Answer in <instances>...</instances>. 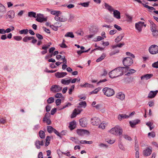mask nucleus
Here are the masks:
<instances>
[{"label":"nucleus","instance_id":"obj_1","mask_svg":"<svg viewBox=\"0 0 158 158\" xmlns=\"http://www.w3.org/2000/svg\"><path fill=\"white\" fill-rule=\"evenodd\" d=\"M124 67L117 68L109 72V75L110 77L114 78L122 76L123 74Z\"/></svg>","mask_w":158,"mask_h":158},{"label":"nucleus","instance_id":"obj_2","mask_svg":"<svg viewBox=\"0 0 158 158\" xmlns=\"http://www.w3.org/2000/svg\"><path fill=\"white\" fill-rule=\"evenodd\" d=\"M111 134L116 136H120L122 134L123 130L122 128L118 125L112 128L109 131Z\"/></svg>","mask_w":158,"mask_h":158},{"label":"nucleus","instance_id":"obj_3","mask_svg":"<svg viewBox=\"0 0 158 158\" xmlns=\"http://www.w3.org/2000/svg\"><path fill=\"white\" fill-rule=\"evenodd\" d=\"M133 60L130 57H126L123 60V63L125 66L124 69H127V70L129 68V67L133 64Z\"/></svg>","mask_w":158,"mask_h":158},{"label":"nucleus","instance_id":"obj_4","mask_svg":"<svg viewBox=\"0 0 158 158\" xmlns=\"http://www.w3.org/2000/svg\"><path fill=\"white\" fill-rule=\"evenodd\" d=\"M102 92L107 97H110L113 95L114 94V90L108 87L104 88L102 89Z\"/></svg>","mask_w":158,"mask_h":158},{"label":"nucleus","instance_id":"obj_5","mask_svg":"<svg viewBox=\"0 0 158 158\" xmlns=\"http://www.w3.org/2000/svg\"><path fill=\"white\" fill-rule=\"evenodd\" d=\"M148 51L152 54H157L158 53V46L155 44L152 45L149 47Z\"/></svg>","mask_w":158,"mask_h":158},{"label":"nucleus","instance_id":"obj_6","mask_svg":"<svg viewBox=\"0 0 158 158\" xmlns=\"http://www.w3.org/2000/svg\"><path fill=\"white\" fill-rule=\"evenodd\" d=\"M144 23L143 22H139L138 23H136L135 24V27L137 30L139 32L141 31L142 28L144 25L145 27H146V24H144Z\"/></svg>","mask_w":158,"mask_h":158},{"label":"nucleus","instance_id":"obj_7","mask_svg":"<svg viewBox=\"0 0 158 158\" xmlns=\"http://www.w3.org/2000/svg\"><path fill=\"white\" fill-rule=\"evenodd\" d=\"M91 123L93 125L98 126L101 123V121L98 118L94 117L91 119Z\"/></svg>","mask_w":158,"mask_h":158},{"label":"nucleus","instance_id":"obj_8","mask_svg":"<svg viewBox=\"0 0 158 158\" xmlns=\"http://www.w3.org/2000/svg\"><path fill=\"white\" fill-rule=\"evenodd\" d=\"M15 13L14 11L11 10L7 12V14L5 15L6 18V19H12L15 17Z\"/></svg>","mask_w":158,"mask_h":158},{"label":"nucleus","instance_id":"obj_9","mask_svg":"<svg viewBox=\"0 0 158 158\" xmlns=\"http://www.w3.org/2000/svg\"><path fill=\"white\" fill-rule=\"evenodd\" d=\"M82 111V110L81 109L79 108L75 109L71 115V118H73L75 117L77 115L80 114Z\"/></svg>","mask_w":158,"mask_h":158},{"label":"nucleus","instance_id":"obj_10","mask_svg":"<svg viewBox=\"0 0 158 158\" xmlns=\"http://www.w3.org/2000/svg\"><path fill=\"white\" fill-rule=\"evenodd\" d=\"M62 87L58 85H52L51 88V90L54 92H58L61 90Z\"/></svg>","mask_w":158,"mask_h":158},{"label":"nucleus","instance_id":"obj_11","mask_svg":"<svg viewBox=\"0 0 158 158\" xmlns=\"http://www.w3.org/2000/svg\"><path fill=\"white\" fill-rule=\"evenodd\" d=\"M79 123L80 126L83 127H86L87 124L86 119L85 118H81L79 120Z\"/></svg>","mask_w":158,"mask_h":158},{"label":"nucleus","instance_id":"obj_12","mask_svg":"<svg viewBox=\"0 0 158 158\" xmlns=\"http://www.w3.org/2000/svg\"><path fill=\"white\" fill-rule=\"evenodd\" d=\"M77 132L78 135L81 136H83L89 133V132L87 131L82 129H77Z\"/></svg>","mask_w":158,"mask_h":158},{"label":"nucleus","instance_id":"obj_13","mask_svg":"<svg viewBox=\"0 0 158 158\" xmlns=\"http://www.w3.org/2000/svg\"><path fill=\"white\" fill-rule=\"evenodd\" d=\"M152 152V148L149 147L147 148L143 151V155L145 156H148L150 155Z\"/></svg>","mask_w":158,"mask_h":158},{"label":"nucleus","instance_id":"obj_14","mask_svg":"<svg viewBox=\"0 0 158 158\" xmlns=\"http://www.w3.org/2000/svg\"><path fill=\"white\" fill-rule=\"evenodd\" d=\"M35 145L37 149H40V146H42L44 145L43 140L40 141L39 140H37L35 143Z\"/></svg>","mask_w":158,"mask_h":158},{"label":"nucleus","instance_id":"obj_15","mask_svg":"<svg viewBox=\"0 0 158 158\" xmlns=\"http://www.w3.org/2000/svg\"><path fill=\"white\" fill-rule=\"evenodd\" d=\"M42 15L40 14H37L36 16V20L38 22H42L44 21H46V19L45 18H42L41 17Z\"/></svg>","mask_w":158,"mask_h":158},{"label":"nucleus","instance_id":"obj_16","mask_svg":"<svg viewBox=\"0 0 158 158\" xmlns=\"http://www.w3.org/2000/svg\"><path fill=\"white\" fill-rule=\"evenodd\" d=\"M66 72H57L55 73V76L58 78H62L67 75Z\"/></svg>","mask_w":158,"mask_h":158},{"label":"nucleus","instance_id":"obj_17","mask_svg":"<svg viewBox=\"0 0 158 158\" xmlns=\"http://www.w3.org/2000/svg\"><path fill=\"white\" fill-rule=\"evenodd\" d=\"M158 92V91L157 90L154 91H150L148 94V98H154L156 96Z\"/></svg>","mask_w":158,"mask_h":158},{"label":"nucleus","instance_id":"obj_18","mask_svg":"<svg viewBox=\"0 0 158 158\" xmlns=\"http://www.w3.org/2000/svg\"><path fill=\"white\" fill-rule=\"evenodd\" d=\"M140 122V120L138 119H136L134 120L130 121L129 123L131 126L132 127H134L135 125L138 124Z\"/></svg>","mask_w":158,"mask_h":158},{"label":"nucleus","instance_id":"obj_19","mask_svg":"<svg viewBox=\"0 0 158 158\" xmlns=\"http://www.w3.org/2000/svg\"><path fill=\"white\" fill-rule=\"evenodd\" d=\"M116 98L120 99L121 101H123L124 99L125 95L122 92H119L116 95Z\"/></svg>","mask_w":158,"mask_h":158},{"label":"nucleus","instance_id":"obj_20","mask_svg":"<svg viewBox=\"0 0 158 158\" xmlns=\"http://www.w3.org/2000/svg\"><path fill=\"white\" fill-rule=\"evenodd\" d=\"M114 16L118 19L120 18V13L119 11L117 10H114L113 11Z\"/></svg>","mask_w":158,"mask_h":158},{"label":"nucleus","instance_id":"obj_21","mask_svg":"<svg viewBox=\"0 0 158 158\" xmlns=\"http://www.w3.org/2000/svg\"><path fill=\"white\" fill-rule=\"evenodd\" d=\"M77 123L75 120H73V121L70 122V130L71 131L73 130L76 127Z\"/></svg>","mask_w":158,"mask_h":158},{"label":"nucleus","instance_id":"obj_22","mask_svg":"<svg viewBox=\"0 0 158 158\" xmlns=\"http://www.w3.org/2000/svg\"><path fill=\"white\" fill-rule=\"evenodd\" d=\"M104 6L105 8L110 13H112L114 10L112 6L109 5L108 4L106 3H104Z\"/></svg>","mask_w":158,"mask_h":158},{"label":"nucleus","instance_id":"obj_23","mask_svg":"<svg viewBox=\"0 0 158 158\" xmlns=\"http://www.w3.org/2000/svg\"><path fill=\"white\" fill-rule=\"evenodd\" d=\"M129 117V116L126 114H119L118 116V118L119 120H121L125 118H127Z\"/></svg>","mask_w":158,"mask_h":158},{"label":"nucleus","instance_id":"obj_24","mask_svg":"<svg viewBox=\"0 0 158 158\" xmlns=\"http://www.w3.org/2000/svg\"><path fill=\"white\" fill-rule=\"evenodd\" d=\"M152 74H147L142 76L141 78V80L145 79L146 80H147L152 77Z\"/></svg>","mask_w":158,"mask_h":158},{"label":"nucleus","instance_id":"obj_25","mask_svg":"<svg viewBox=\"0 0 158 158\" xmlns=\"http://www.w3.org/2000/svg\"><path fill=\"white\" fill-rule=\"evenodd\" d=\"M124 36L123 33L120 34L119 36H118L115 39V42L116 43H118L120 42L123 39Z\"/></svg>","mask_w":158,"mask_h":158},{"label":"nucleus","instance_id":"obj_26","mask_svg":"<svg viewBox=\"0 0 158 158\" xmlns=\"http://www.w3.org/2000/svg\"><path fill=\"white\" fill-rule=\"evenodd\" d=\"M34 37L33 36H26L23 39V41L24 42H27L28 40H31L32 39H34Z\"/></svg>","mask_w":158,"mask_h":158},{"label":"nucleus","instance_id":"obj_27","mask_svg":"<svg viewBox=\"0 0 158 158\" xmlns=\"http://www.w3.org/2000/svg\"><path fill=\"white\" fill-rule=\"evenodd\" d=\"M6 10L5 7L0 3V13H4L6 12Z\"/></svg>","mask_w":158,"mask_h":158},{"label":"nucleus","instance_id":"obj_28","mask_svg":"<svg viewBox=\"0 0 158 158\" xmlns=\"http://www.w3.org/2000/svg\"><path fill=\"white\" fill-rule=\"evenodd\" d=\"M40 137L41 139H44L45 137V132L43 131H40L39 133Z\"/></svg>","mask_w":158,"mask_h":158},{"label":"nucleus","instance_id":"obj_29","mask_svg":"<svg viewBox=\"0 0 158 158\" xmlns=\"http://www.w3.org/2000/svg\"><path fill=\"white\" fill-rule=\"evenodd\" d=\"M28 16L29 17H36V14L35 12L31 11L28 13Z\"/></svg>","mask_w":158,"mask_h":158},{"label":"nucleus","instance_id":"obj_30","mask_svg":"<svg viewBox=\"0 0 158 158\" xmlns=\"http://www.w3.org/2000/svg\"><path fill=\"white\" fill-rule=\"evenodd\" d=\"M61 83L62 84L67 85L69 84V80H67L66 79H63L61 80Z\"/></svg>","mask_w":158,"mask_h":158},{"label":"nucleus","instance_id":"obj_31","mask_svg":"<svg viewBox=\"0 0 158 158\" xmlns=\"http://www.w3.org/2000/svg\"><path fill=\"white\" fill-rule=\"evenodd\" d=\"M47 129L48 132L49 133H52L53 132L55 129L53 128L51 126H48L47 127Z\"/></svg>","mask_w":158,"mask_h":158},{"label":"nucleus","instance_id":"obj_32","mask_svg":"<svg viewBox=\"0 0 158 158\" xmlns=\"http://www.w3.org/2000/svg\"><path fill=\"white\" fill-rule=\"evenodd\" d=\"M136 71L134 69H131L129 70V72L127 73L126 74L127 76H129L130 75L135 73Z\"/></svg>","mask_w":158,"mask_h":158},{"label":"nucleus","instance_id":"obj_33","mask_svg":"<svg viewBox=\"0 0 158 158\" xmlns=\"http://www.w3.org/2000/svg\"><path fill=\"white\" fill-rule=\"evenodd\" d=\"M80 86L82 87H92L93 86V85H90L87 83L84 85H81Z\"/></svg>","mask_w":158,"mask_h":158},{"label":"nucleus","instance_id":"obj_34","mask_svg":"<svg viewBox=\"0 0 158 158\" xmlns=\"http://www.w3.org/2000/svg\"><path fill=\"white\" fill-rule=\"evenodd\" d=\"M106 126V124L104 122L101 123L99 126V128L102 129H104Z\"/></svg>","mask_w":158,"mask_h":158},{"label":"nucleus","instance_id":"obj_35","mask_svg":"<svg viewBox=\"0 0 158 158\" xmlns=\"http://www.w3.org/2000/svg\"><path fill=\"white\" fill-rule=\"evenodd\" d=\"M106 56V55L104 54H103L101 56L98 58L96 60L97 62H99L103 60Z\"/></svg>","mask_w":158,"mask_h":158},{"label":"nucleus","instance_id":"obj_36","mask_svg":"<svg viewBox=\"0 0 158 158\" xmlns=\"http://www.w3.org/2000/svg\"><path fill=\"white\" fill-rule=\"evenodd\" d=\"M28 32V30L27 29H26L20 31H19V33L21 34H27Z\"/></svg>","mask_w":158,"mask_h":158},{"label":"nucleus","instance_id":"obj_37","mask_svg":"<svg viewBox=\"0 0 158 158\" xmlns=\"http://www.w3.org/2000/svg\"><path fill=\"white\" fill-rule=\"evenodd\" d=\"M101 89V87H98V88H97L95 89L94 90V91L90 92V94H96Z\"/></svg>","mask_w":158,"mask_h":158},{"label":"nucleus","instance_id":"obj_38","mask_svg":"<svg viewBox=\"0 0 158 158\" xmlns=\"http://www.w3.org/2000/svg\"><path fill=\"white\" fill-rule=\"evenodd\" d=\"M79 105L81 106V107H83L85 108L86 106V103L85 101H82L79 103Z\"/></svg>","mask_w":158,"mask_h":158},{"label":"nucleus","instance_id":"obj_39","mask_svg":"<svg viewBox=\"0 0 158 158\" xmlns=\"http://www.w3.org/2000/svg\"><path fill=\"white\" fill-rule=\"evenodd\" d=\"M155 134L153 132H149L148 134V136L149 138H150L151 137L154 138L155 137Z\"/></svg>","mask_w":158,"mask_h":158},{"label":"nucleus","instance_id":"obj_40","mask_svg":"<svg viewBox=\"0 0 158 158\" xmlns=\"http://www.w3.org/2000/svg\"><path fill=\"white\" fill-rule=\"evenodd\" d=\"M50 137L49 136H47L46 137V143H45V146H47L50 143Z\"/></svg>","mask_w":158,"mask_h":158},{"label":"nucleus","instance_id":"obj_41","mask_svg":"<svg viewBox=\"0 0 158 158\" xmlns=\"http://www.w3.org/2000/svg\"><path fill=\"white\" fill-rule=\"evenodd\" d=\"M139 149L138 144L137 143V139L135 140V151H139Z\"/></svg>","mask_w":158,"mask_h":158},{"label":"nucleus","instance_id":"obj_42","mask_svg":"<svg viewBox=\"0 0 158 158\" xmlns=\"http://www.w3.org/2000/svg\"><path fill=\"white\" fill-rule=\"evenodd\" d=\"M156 25L154 23L152 25H150V28L152 31H154L156 30Z\"/></svg>","mask_w":158,"mask_h":158},{"label":"nucleus","instance_id":"obj_43","mask_svg":"<svg viewBox=\"0 0 158 158\" xmlns=\"http://www.w3.org/2000/svg\"><path fill=\"white\" fill-rule=\"evenodd\" d=\"M51 44V43H49L46 45L42 46V49H46L47 50V49L49 48Z\"/></svg>","mask_w":158,"mask_h":158},{"label":"nucleus","instance_id":"obj_44","mask_svg":"<svg viewBox=\"0 0 158 158\" xmlns=\"http://www.w3.org/2000/svg\"><path fill=\"white\" fill-rule=\"evenodd\" d=\"M80 143L81 144H91L92 143V141H87L86 140H81L80 141Z\"/></svg>","mask_w":158,"mask_h":158},{"label":"nucleus","instance_id":"obj_45","mask_svg":"<svg viewBox=\"0 0 158 158\" xmlns=\"http://www.w3.org/2000/svg\"><path fill=\"white\" fill-rule=\"evenodd\" d=\"M89 2L83 3H81L79 4L84 7H88L89 6Z\"/></svg>","mask_w":158,"mask_h":158},{"label":"nucleus","instance_id":"obj_46","mask_svg":"<svg viewBox=\"0 0 158 158\" xmlns=\"http://www.w3.org/2000/svg\"><path fill=\"white\" fill-rule=\"evenodd\" d=\"M54 102V99L53 97H50L47 100V102L48 103H51Z\"/></svg>","mask_w":158,"mask_h":158},{"label":"nucleus","instance_id":"obj_47","mask_svg":"<svg viewBox=\"0 0 158 158\" xmlns=\"http://www.w3.org/2000/svg\"><path fill=\"white\" fill-rule=\"evenodd\" d=\"M50 117V113L49 112L45 114V115L43 119H44V120H45V119L49 118Z\"/></svg>","mask_w":158,"mask_h":158},{"label":"nucleus","instance_id":"obj_48","mask_svg":"<svg viewBox=\"0 0 158 158\" xmlns=\"http://www.w3.org/2000/svg\"><path fill=\"white\" fill-rule=\"evenodd\" d=\"M60 13V11H52L51 12V14L55 15L56 16L59 15Z\"/></svg>","mask_w":158,"mask_h":158},{"label":"nucleus","instance_id":"obj_49","mask_svg":"<svg viewBox=\"0 0 158 158\" xmlns=\"http://www.w3.org/2000/svg\"><path fill=\"white\" fill-rule=\"evenodd\" d=\"M123 137L124 139H126V140H131L132 139L128 135H123Z\"/></svg>","mask_w":158,"mask_h":158},{"label":"nucleus","instance_id":"obj_50","mask_svg":"<svg viewBox=\"0 0 158 158\" xmlns=\"http://www.w3.org/2000/svg\"><path fill=\"white\" fill-rule=\"evenodd\" d=\"M14 39L17 41L21 40L22 39V37L20 36H15L14 37Z\"/></svg>","mask_w":158,"mask_h":158},{"label":"nucleus","instance_id":"obj_51","mask_svg":"<svg viewBox=\"0 0 158 158\" xmlns=\"http://www.w3.org/2000/svg\"><path fill=\"white\" fill-rule=\"evenodd\" d=\"M126 54L127 56H130L132 58H135V56L133 54L131 53L130 52H127L126 53Z\"/></svg>","mask_w":158,"mask_h":158},{"label":"nucleus","instance_id":"obj_52","mask_svg":"<svg viewBox=\"0 0 158 158\" xmlns=\"http://www.w3.org/2000/svg\"><path fill=\"white\" fill-rule=\"evenodd\" d=\"M64 40H63L62 43L60 44V47L62 48H66L67 47L66 45L64 43Z\"/></svg>","mask_w":158,"mask_h":158},{"label":"nucleus","instance_id":"obj_53","mask_svg":"<svg viewBox=\"0 0 158 158\" xmlns=\"http://www.w3.org/2000/svg\"><path fill=\"white\" fill-rule=\"evenodd\" d=\"M43 122H46L48 125H50L51 123V121L49 118L45 119V120H44V119H43Z\"/></svg>","mask_w":158,"mask_h":158},{"label":"nucleus","instance_id":"obj_54","mask_svg":"<svg viewBox=\"0 0 158 158\" xmlns=\"http://www.w3.org/2000/svg\"><path fill=\"white\" fill-rule=\"evenodd\" d=\"M75 18V17L73 15H70V22H73Z\"/></svg>","mask_w":158,"mask_h":158},{"label":"nucleus","instance_id":"obj_55","mask_svg":"<svg viewBox=\"0 0 158 158\" xmlns=\"http://www.w3.org/2000/svg\"><path fill=\"white\" fill-rule=\"evenodd\" d=\"M152 66L155 68H158V61L153 63L152 64Z\"/></svg>","mask_w":158,"mask_h":158},{"label":"nucleus","instance_id":"obj_56","mask_svg":"<svg viewBox=\"0 0 158 158\" xmlns=\"http://www.w3.org/2000/svg\"><path fill=\"white\" fill-rule=\"evenodd\" d=\"M36 35L37 37L40 40H42L43 39L42 35L38 33L36 34Z\"/></svg>","mask_w":158,"mask_h":158},{"label":"nucleus","instance_id":"obj_57","mask_svg":"<svg viewBox=\"0 0 158 158\" xmlns=\"http://www.w3.org/2000/svg\"><path fill=\"white\" fill-rule=\"evenodd\" d=\"M61 100L60 99H57L56 101V103L57 106L59 105L61 102Z\"/></svg>","mask_w":158,"mask_h":158},{"label":"nucleus","instance_id":"obj_58","mask_svg":"<svg viewBox=\"0 0 158 158\" xmlns=\"http://www.w3.org/2000/svg\"><path fill=\"white\" fill-rule=\"evenodd\" d=\"M114 27L116 29H117L118 31H121L122 30L121 28L117 24H114Z\"/></svg>","mask_w":158,"mask_h":158},{"label":"nucleus","instance_id":"obj_59","mask_svg":"<svg viewBox=\"0 0 158 158\" xmlns=\"http://www.w3.org/2000/svg\"><path fill=\"white\" fill-rule=\"evenodd\" d=\"M62 96V95L61 93H58L56 94L55 95V97L56 98H61Z\"/></svg>","mask_w":158,"mask_h":158},{"label":"nucleus","instance_id":"obj_60","mask_svg":"<svg viewBox=\"0 0 158 158\" xmlns=\"http://www.w3.org/2000/svg\"><path fill=\"white\" fill-rule=\"evenodd\" d=\"M118 146L119 148L123 150H125V148L123 146L121 143H120L118 144Z\"/></svg>","mask_w":158,"mask_h":158},{"label":"nucleus","instance_id":"obj_61","mask_svg":"<svg viewBox=\"0 0 158 158\" xmlns=\"http://www.w3.org/2000/svg\"><path fill=\"white\" fill-rule=\"evenodd\" d=\"M56 111V108H54L52 109L51 112V114L52 115L54 114Z\"/></svg>","mask_w":158,"mask_h":158},{"label":"nucleus","instance_id":"obj_62","mask_svg":"<svg viewBox=\"0 0 158 158\" xmlns=\"http://www.w3.org/2000/svg\"><path fill=\"white\" fill-rule=\"evenodd\" d=\"M53 132L56 134L58 136L61 137V135L60 133L55 129L53 131Z\"/></svg>","mask_w":158,"mask_h":158},{"label":"nucleus","instance_id":"obj_63","mask_svg":"<svg viewBox=\"0 0 158 158\" xmlns=\"http://www.w3.org/2000/svg\"><path fill=\"white\" fill-rule=\"evenodd\" d=\"M117 31L116 30H111L110 31L109 34L110 35H113Z\"/></svg>","mask_w":158,"mask_h":158},{"label":"nucleus","instance_id":"obj_64","mask_svg":"<svg viewBox=\"0 0 158 158\" xmlns=\"http://www.w3.org/2000/svg\"><path fill=\"white\" fill-rule=\"evenodd\" d=\"M51 106L49 105H47L46 107V110L47 112L49 111L51 109Z\"/></svg>","mask_w":158,"mask_h":158}]
</instances>
